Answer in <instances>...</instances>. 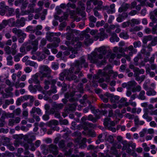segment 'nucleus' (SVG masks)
Instances as JSON below:
<instances>
[{"label": "nucleus", "mask_w": 157, "mask_h": 157, "mask_svg": "<svg viewBox=\"0 0 157 157\" xmlns=\"http://www.w3.org/2000/svg\"><path fill=\"white\" fill-rule=\"evenodd\" d=\"M74 67L70 68L69 70H65L60 74L59 79L63 81L64 77L66 79L69 81L75 80V82H79L78 79H76L77 76L73 74L77 75L81 70V68L83 66L86 68L88 67V64L83 57H81L79 60H76L73 63Z\"/></svg>", "instance_id": "nucleus-1"}, {"label": "nucleus", "mask_w": 157, "mask_h": 157, "mask_svg": "<svg viewBox=\"0 0 157 157\" xmlns=\"http://www.w3.org/2000/svg\"><path fill=\"white\" fill-rule=\"evenodd\" d=\"M107 49V48L104 46L95 48L94 52L88 55V59L91 63L104 65L106 63V60L104 59L101 62L99 60L102 59L103 55H105L108 51L109 52V50H108Z\"/></svg>", "instance_id": "nucleus-2"}, {"label": "nucleus", "mask_w": 157, "mask_h": 157, "mask_svg": "<svg viewBox=\"0 0 157 157\" xmlns=\"http://www.w3.org/2000/svg\"><path fill=\"white\" fill-rule=\"evenodd\" d=\"M74 36L72 32H68L66 34V38L67 40H70L71 39V41H66L65 44L68 46H69L71 45H73L75 42L78 41L79 38L78 37H74Z\"/></svg>", "instance_id": "nucleus-3"}, {"label": "nucleus", "mask_w": 157, "mask_h": 157, "mask_svg": "<svg viewBox=\"0 0 157 157\" xmlns=\"http://www.w3.org/2000/svg\"><path fill=\"white\" fill-rule=\"evenodd\" d=\"M103 124L105 127L109 130L113 132L116 131L115 128L113 127L115 125V122L114 121H111L110 120V118H105L104 119Z\"/></svg>", "instance_id": "nucleus-4"}, {"label": "nucleus", "mask_w": 157, "mask_h": 157, "mask_svg": "<svg viewBox=\"0 0 157 157\" xmlns=\"http://www.w3.org/2000/svg\"><path fill=\"white\" fill-rule=\"evenodd\" d=\"M106 76L105 81L109 82L110 80V77L107 75V74L104 71L102 72L101 70H99L96 75H95L93 76L94 80L98 79L100 77Z\"/></svg>", "instance_id": "nucleus-5"}, {"label": "nucleus", "mask_w": 157, "mask_h": 157, "mask_svg": "<svg viewBox=\"0 0 157 157\" xmlns=\"http://www.w3.org/2000/svg\"><path fill=\"white\" fill-rule=\"evenodd\" d=\"M82 43L81 42H78L77 44L74 45V48H73L71 46V45L69 46H68V48L70 51L72 52V53L74 54H77V51L78 50L79 48L81 46Z\"/></svg>", "instance_id": "nucleus-6"}, {"label": "nucleus", "mask_w": 157, "mask_h": 157, "mask_svg": "<svg viewBox=\"0 0 157 157\" xmlns=\"http://www.w3.org/2000/svg\"><path fill=\"white\" fill-rule=\"evenodd\" d=\"M40 76V74L39 73H36L32 76L31 79L29 80V82L30 84H32L33 82L36 84H40V82L38 79Z\"/></svg>", "instance_id": "nucleus-7"}, {"label": "nucleus", "mask_w": 157, "mask_h": 157, "mask_svg": "<svg viewBox=\"0 0 157 157\" xmlns=\"http://www.w3.org/2000/svg\"><path fill=\"white\" fill-rule=\"evenodd\" d=\"M75 93L74 92H67L65 94V97L66 98L69 99V101L71 102L75 101L77 99L73 98Z\"/></svg>", "instance_id": "nucleus-8"}, {"label": "nucleus", "mask_w": 157, "mask_h": 157, "mask_svg": "<svg viewBox=\"0 0 157 157\" xmlns=\"http://www.w3.org/2000/svg\"><path fill=\"white\" fill-rule=\"evenodd\" d=\"M48 147L49 150L51 153H52L55 155L58 154V147L56 145L51 144L48 146Z\"/></svg>", "instance_id": "nucleus-9"}, {"label": "nucleus", "mask_w": 157, "mask_h": 157, "mask_svg": "<svg viewBox=\"0 0 157 157\" xmlns=\"http://www.w3.org/2000/svg\"><path fill=\"white\" fill-rule=\"evenodd\" d=\"M130 6V5L127 3L123 2L121 6L119 8L118 12L121 13L122 12H125L127 10Z\"/></svg>", "instance_id": "nucleus-10"}, {"label": "nucleus", "mask_w": 157, "mask_h": 157, "mask_svg": "<svg viewBox=\"0 0 157 157\" xmlns=\"http://www.w3.org/2000/svg\"><path fill=\"white\" fill-rule=\"evenodd\" d=\"M127 99L126 98H122L119 101V104L118 107L119 108H121L124 106H127L129 105V103L128 102H127Z\"/></svg>", "instance_id": "nucleus-11"}, {"label": "nucleus", "mask_w": 157, "mask_h": 157, "mask_svg": "<svg viewBox=\"0 0 157 157\" xmlns=\"http://www.w3.org/2000/svg\"><path fill=\"white\" fill-rule=\"evenodd\" d=\"M108 35L105 33L104 30L101 31L100 33L98 34V35L95 37V38L97 40L99 38L100 41L103 40L105 38H107Z\"/></svg>", "instance_id": "nucleus-12"}, {"label": "nucleus", "mask_w": 157, "mask_h": 157, "mask_svg": "<svg viewBox=\"0 0 157 157\" xmlns=\"http://www.w3.org/2000/svg\"><path fill=\"white\" fill-rule=\"evenodd\" d=\"M78 7L76 9V12L79 13L83 11L85 9L84 7V4L82 1H79L78 2Z\"/></svg>", "instance_id": "nucleus-13"}, {"label": "nucleus", "mask_w": 157, "mask_h": 157, "mask_svg": "<svg viewBox=\"0 0 157 157\" xmlns=\"http://www.w3.org/2000/svg\"><path fill=\"white\" fill-rule=\"evenodd\" d=\"M134 46L132 45H130L128 47L125 48L126 52L129 51L130 52L128 53L129 55L132 56L134 53H136L137 52V50L134 48Z\"/></svg>", "instance_id": "nucleus-14"}, {"label": "nucleus", "mask_w": 157, "mask_h": 157, "mask_svg": "<svg viewBox=\"0 0 157 157\" xmlns=\"http://www.w3.org/2000/svg\"><path fill=\"white\" fill-rule=\"evenodd\" d=\"M12 31L13 33L17 35L18 37L21 36H25V33H23L21 30L18 29L16 28H13Z\"/></svg>", "instance_id": "nucleus-15"}, {"label": "nucleus", "mask_w": 157, "mask_h": 157, "mask_svg": "<svg viewBox=\"0 0 157 157\" xmlns=\"http://www.w3.org/2000/svg\"><path fill=\"white\" fill-rule=\"evenodd\" d=\"M52 106L56 111H59L63 108L64 105L62 103L58 104L54 102L52 104Z\"/></svg>", "instance_id": "nucleus-16"}, {"label": "nucleus", "mask_w": 157, "mask_h": 157, "mask_svg": "<svg viewBox=\"0 0 157 157\" xmlns=\"http://www.w3.org/2000/svg\"><path fill=\"white\" fill-rule=\"evenodd\" d=\"M35 5V3L30 4L28 6V9L25 12V14H27L30 13H33L34 12L33 7Z\"/></svg>", "instance_id": "nucleus-17"}, {"label": "nucleus", "mask_w": 157, "mask_h": 157, "mask_svg": "<svg viewBox=\"0 0 157 157\" xmlns=\"http://www.w3.org/2000/svg\"><path fill=\"white\" fill-rule=\"evenodd\" d=\"M59 124L58 121L57 120H52L49 121L47 123V124L49 127L53 128V126H56Z\"/></svg>", "instance_id": "nucleus-18"}, {"label": "nucleus", "mask_w": 157, "mask_h": 157, "mask_svg": "<svg viewBox=\"0 0 157 157\" xmlns=\"http://www.w3.org/2000/svg\"><path fill=\"white\" fill-rule=\"evenodd\" d=\"M116 57V54L112 53L111 50L109 51L107 57L109 58V60L110 62H112Z\"/></svg>", "instance_id": "nucleus-19"}, {"label": "nucleus", "mask_w": 157, "mask_h": 157, "mask_svg": "<svg viewBox=\"0 0 157 157\" xmlns=\"http://www.w3.org/2000/svg\"><path fill=\"white\" fill-rule=\"evenodd\" d=\"M152 39V36L151 35H149L144 37L142 39L143 43L144 44H146L148 41H151Z\"/></svg>", "instance_id": "nucleus-20"}, {"label": "nucleus", "mask_w": 157, "mask_h": 157, "mask_svg": "<svg viewBox=\"0 0 157 157\" xmlns=\"http://www.w3.org/2000/svg\"><path fill=\"white\" fill-rule=\"evenodd\" d=\"M96 118L94 117L91 115H89L87 117V120L92 121L93 122L95 123L96 122L97 119L99 118L100 117L97 114H96V113H94Z\"/></svg>", "instance_id": "nucleus-21"}, {"label": "nucleus", "mask_w": 157, "mask_h": 157, "mask_svg": "<svg viewBox=\"0 0 157 157\" xmlns=\"http://www.w3.org/2000/svg\"><path fill=\"white\" fill-rule=\"evenodd\" d=\"M54 33H47V36H46V38L48 41L50 42L53 41L55 37Z\"/></svg>", "instance_id": "nucleus-22"}, {"label": "nucleus", "mask_w": 157, "mask_h": 157, "mask_svg": "<svg viewBox=\"0 0 157 157\" xmlns=\"http://www.w3.org/2000/svg\"><path fill=\"white\" fill-rule=\"evenodd\" d=\"M23 100L27 101L28 99H29L30 101H34L35 98L34 97L31 95H25L23 96H21Z\"/></svg>", "instance_id": "nucleus-23"}, {"label": "nucleus", "mask_w": 157, "mask_h": 157, "mask_svg": "<svg viewBox=\"0 0 157 157\" xmlns=\"http://www.w3.org/2000/svg\"><path fill=\"white\" fill-rule=\"evenodd\" d=\"M13 58L11 55H9L6 58L7 64L9 66H12L13 62Z\"/></svg>", "instance_id": "nucleus-24"}, {"label": "nucleus", "mask_w": 157, "mask_h": 157, "mask_svg": "<svg viewBox=\"0 0 157 157\" xmlns=\"http://www.w3.org/2000/svg\"><path fill=\"white\" fill-rule=\"evenodd\" d=\"M145 95V91L142 90L140 91L139 95L137 96V97L139 99L143 100L146 99V97Z\"/></svg>", "instance_id": "nucleus-25"}, {"label": "nucleus", "mask_w": 157, "mask_h": 157, "mask_svg": "<svg viewBox=\"0 0 157 157\" xmlns=\"http://www.w3.org/2000/svg\"><path fill=\"white\" fill-rule=\"evenodd\" d=\"M90 36L89 34H87L85 36V37H86V39L85 40V44L87 46L89 44L92 43L93 42V40L90 38Z\"/></svg>", "instance_id": "nucleus-26"}, {"label": "nucleus", "mask_w": 157, "mask_h": 157, "mask_svg": "<svg viewBox=\"0 0 157 157\" xmlns=\"http://www.w3.org/2000/svg\"><path fill=\"white\" fill-rule=\"evenodd\" d=\"M5 9L7 10L6 13V15L7 16H10L12 15L14 12V10L12 8H9L8 6H6Z\"/></svg>", "instance_id": "nucleus-27"}, {"label": "nucleus", "mask_w": 157, "mask_h": 157, "mask_svg": "<svg viewBox=\"0 0 157 157\" xmlns=\"http://www.w3.org/2000/svg\"><path fill=\"white\" fill-rule=\"evenodd\" d=\"M25 31L31 33H33L36 31V29L33 26H29L26 28Z\"/></svg>", "instance_id": "nucleus-28"}, {"label": "nucleus", "mask_w": 157, "mask_h": 157, "mask_svg": "<svg viewBox=\"0 0 157 157\" xmlns=\"http://www.w3.org/2000/svg\"><path fill=\"white\" fill-rule=\"evenodd\" d=\"M25 19L24 18H21L20 19H18L16 21V23L19 26H23L25 24Z\"/></svg>", "instance_id": "nucleus-29"}, {"label": "nucleus", "mask_w": 157, "mask_h": 157, "mask_svg": "<svg viewBox=\"0 0 157 157\" xmlns=\"http://www.w3.org/2000/svg\"><path fill=\"white\" fill-rule=\"evenodd\" d=\"M149 90H148L146 92V94L148 96H154L155 95L156 92L153 89L150 88Z\"/></svg>", "instance_id": "nucleus-30"}, {"label": "nucleus", "mask_w": 157, "mask_h": 157, "mask_svg": "<svg viewBox=\"0 0 157 157\" xmlns=\"http://www.w3.org/2000/svg\"><path fill=\"white\" fill-rule=\"evenodd\" d=\"M40 70L41 71H48V73H50L51 72V70L47 66L43 65L40 67Z\"/></svg>", "instance_id": "nucleus-31"}, {"label": "nucleus", "mask_w": 157, "mask_h": 157, "mask_svg": "<svg viewBox=\"0 0 157 157\" xmlns=\"http://www.w3.org/2000/svg\"><path fill=\"white\" fill-rule=\"evenodd\" d=\"M86 141V139L85 138H84L80 142L79 148L82 149L86 147V146L85 143Z\"/></svg>", "instance_id": "nucleus-32"}, {"label": "nucleus", "mask_w": 157, "mask_h": 157, "mask_svg": "<svg viewBox=\"0 0 157 157\" xmlns=\"http://www.w3.org/2000/svg\"><path fill=\"white\" fill-rule=\"evenodd\" d=\"M56 92V87L55 85H53L51 87V89L47 92V93L48 94H50L52 93L55 94Z\"/></svg>", "instance_id": "nucleus-33"}, {"label": "nucleus", "mask_w": 157, "mask_h": 157, "mask_svg": "<svg viewBox=\"0 0 157 157\" xmlns=\"http://www.w3.org/2000/svg\"><path fill=\"white\" fill-rule=\"evenodd\" d=\"M121 143L123 145V146L122 148V150L124 151L126 150L128 148V147H129V142L128 143L126 140L122 141Z\"/></svg>", "instance_id": "nucleus-34"}, {"label": "nucleus", "mask_w": 157, "mask_h": 157, "mask_svg": "<svg viewBox=\"0 0 157 157\" xmlns=\"http://www.w3.org/2000/svg\"><path fill=\"white\" fill-rule=\"evenodd\" d=\"M141 53L143 55L147 56H150L151 53L148 51H147L146 48H142L140 51Z\"/></svg>", "instance_id": "nucleus-35"}, {"label": "nucleus", "mask_w": 157, "mask_h": 157, "mask_svg": "<svg viewBox=\"0 0 157 157\" xmlns=\"http://www.w3.org/2000/svg\"><path fill=\"white\" fill-rule=\"evenodd\" d=\"M25 84L24 82L19 83V81L16 82L14 84V86L16 88L19 87L23 88L25 86Z\"/></svg>", "instance_id": "nucleus-36"}, {"label": "nucleus", "mask_w": 157, "mask_h": 157, "mask_svg": "<svg viewBox=\"0 0 157 157\" xmlns=\"http://www.w3.org/2000/svg\"><path fill=\"white\" fill-rule=\"evenodd\" d=\"M119 36L121 38H123L124 39H127L129 37V36L127 34V33L125 32L120 33Z\"/></svg>", "instance_id": "nucleus-37"}, {"label": "nucleus", "mask_w": 157, "mask_h": 157, "mask_svg": "<svg viewBox=\"0 0 157 157\" xmlns=\"http://www.w3.org/2000/svg\"><path fill=\"white\" fill-rule=\"evenodd\" d=\"M1 139L2 140L4 141L3 142V144L4 145H7V144H9L10 142V139L7 137H5L4 136H2Z\"/></svg>", "instance_id": "nucleus-38"}, {"label": "nucleus", "mask_w": 157, "mask_h": 157, "mask_svg": "<svg viewBox=\"0 0 157 157\" xmlns=\"http://www.w3.org/2000/svg\"><path fill=\"white\" fill-rule=\"evenodd\" d=\"M141 42L139 40L135 41L133 43V45L134 48H140L141 46Z\"/></svg>", "instance_id": "nucleus-39"}, {"label": "nucleus", "mask_w": 157, "mask_h": 157, "mask_svg": "<svg viewBox=\"0 0 157 157\" xmlns=\"http://www.w3.org/2000/svg\"><path fill=\"white\" fill-rule=\"evenodd\" d=\"M98 9H97V7H95L93 10L94 12V15L98 18H100L101 17V14L98 13V11L97 10Z\"/></svg>", "instance_id": "nucleus-40"}, {"label": "nucleus", "mask_w": 157, "mask_h": 157, "mask_svg": "<svg viewBox=\"0 0 157 157\" xmlns=\"http://www.w3.org/2000/svg\"><path fill=\"white\" fill-rule=\"evenodd\" d=\"M38 6H40L39 8L36 10L35 12L36 13H38L42 9V6L44 4V2L42 1H39L37 4Z\"/></svg>", "instance_id": "nucleus-41"}, {"label": "nucleus", "mask_w": 157, "mask_h": 157, "mask_svg": "<svg viewBox=\"0 0 157 157\" xmlns=\"http://www.w3.org/2000/svg\"><path fill=\"white\" fill-rule=\"evenodd\" d=\"M82 133L85 135H89L91 136L92 137H94L95 136V134L94 133L93 131H89L87 132L83 131Z\"/></svg>", "instance_id": "nucleus-42"}, {"label": "nucleus", "mask_w": 157, "mask_h": 157, "mask_svg": "<svg viewBox=\"0 0 157 157\" xmlns=\"http://www.w3.org/2000/svg\"><path fill=\"white\" fill-rule=\"evenodd\" d=\"M58 46V44L55 43H50L47 44V47L48 48H51L52 49H54L55 48L57 47Z\"/></svg>", "instance_id": "nucleus-43"}, {"label": "nucleus", "mask_w": 157, "mask_h": 157, "mask_svg": "<svg viewBox=\"0 0 157 157\" xmlns=\"http://www.w3.org/2000/svg\"><path fill=\"white\" fill-rule=\"evenodd\" d=\"M142 58V56L141 54H138L137 56L135 57L134 59V61L136 63L135 65H137V62L139 59H141Z\"/></svg>", "instance_id": "nucleus-44"}, {"label": "nucleus", "mask_w": 157, "mask_h": 157, "mask_svg": "<svg viewBox=\"0 0 157 157\" xmlns=\"http://www.w3.org/2000/svg\"><path fill=\"white\" fill-rule=\"evenodd\" d=\"M77 105V104L76 103H75L73 104L70 105L68 108L69 111H72L75 110Z\"/></svg>", "instance_id": "nucleus-45"}, {"label": "nucleus", "mask_w": 157, "mask_h": 157, "mask_svg": "<svg viewBox=\"0 0 157 157\" xmlns=\"http://www.w3.org/2000/svg\"><path fill=\"white\" fill-rule=\"evenodd\" d=\"M29 89L30 92L32 93H36V87L32 84L30 85L29 87Z\"/></svg>", "instance_id": "nucleus-46"}, {"label": "nucleus", "mask_w": 157, "mask_h": 157, "mask_svg": "<svg viewBox=\"0 0 157 157\" xmlns=\"http://www.w3.org/2000/svg\"><path fill=\"white\" fill-rule=\"evenodd\" d=\"M88 103L89 105L87 107L89 108V109H90L94 113H95V112L98 113V112L99 111V110L98 109H97L96 110H95L94 107H93L92 105H90V101L88 102Z\"/></svg>", "instance_id": "nucleus-47"}, {"label": "nucleus", "mask_w": 157, "mask_h": 157, "mask_svg": "<svg viewBox=\"0 0 157 157\" xmlns=\"http://www.w3.org/2000/svg\"><path fill=\"white\" fill-rule=\"evenodd\" d=\"M141 87L140 85H137L136 87L133 88L132 89V92H139L141 91Z\"/></svg>", "instance_id": "nucleus-48"}, {"label": "nucleus", "mask_w": 157, "mask_h": 157, "mask_svg": "<svg viewBox=\"0 0 157 157\" xmlns=\"http://www.w3.org/2000/svg\"><path fill=\"white\" fill-rule=\"evenodd\" d=\"M68 16V14L66 13H64L63 16L60 17L59 20L60 22L63 21L64 20H66Z\"/></svg>", "instance_id": "nucleus-49"}, {"label": "nucleus", "mask_w": 157, "mask_h": 157, "mask_svg": "<svg viewBox=\"0 0 157 157\" xmlns=\"http://www.w3.org/2000/svg\"><path fill=\"white\" fill-rule=\"evenodd\" d=\"M144 72V70L143 69H140L138 67H136L135 68L134 72H137L139 74H143Z\"/></svg>", "instance_id": "nucleus-50"}, {"label": "nucleus", "mask_w": 157, "mask_h": 157, "mask_svg": "<svg viewBox=\"0 0 157 157\" xmlns=\"http://www.w3.org/2000/svg\"><path fill=\"white\" fill-rule=\"evenodd\" d=\"M6 53L7 55H10L11 53V50L9 46H6L4 48Z\"/></svg>", "instance_id": "nucleus-51"}, {"label": "nucleus", "mask_w": 157, "mask_h": 157, "mask_svg": "<svg viewBox=\"0 0 157 157\" xmlns=\"http://www.w3.org/2000/svg\"><path fill=\"white\" fill-rule=\"evenodd\" d=\"M40 39V37H39L37 39H36L34 41H32L31 42L32 45L33 46L38 47V40Z\"/></svg>", "instance_id": "nucleus-52"}, {"label": "nucleus", "mask_w": 157, "mask_h": 157, "mask_svg": "<svg viewBox=\"0 0 157 157\" xmlns=\"http://www.w3.org/2000/svg\"><path fill=\"white\" fill-rule=\"evenodd\" d=\"M13 90V89L11 87H9L6 88L5 91L7 93H10V95H11V96H13V94L12 93H10V92Z\"/></svg>", "instance_id": "nucleus-53"}, {"label": "nucleus", "mask_w": 157, "mask_h": 157, "mask_svg": "<svg viewBox=\"0 0 157 157\" xmlns=\"http://www.w3.org/2000/svg\"><path fill=\"white\" fill-rule=\"evenodd\" d=\"M24 101L23 100L22 97H21L19 98H18L16 101V104L17 105H20L21 103L23 102Z\"/></svg>", "instance_id": "nucleus-54"}, {"label": "nucleus", "mask_w": 157, "mask_h": 157, "mask_svg": "<svg viewBox=\"0 0 157 157\" xmlns=\"http://www.w3.org/2000/svg\"><path fill=\"white\" fill-rule=\"evenodd\" d=\"M134 117V115L131 114L129 113H127L124 115V117L126 118H128L129 120L132 119Z\"/></svg>", "instance_id": "nucleus-55"}, {"label": "nucleus", "mask_w": 157, "mask_h": 157, "mask_svg": "<svg viewBox=\"0 0 157 157\" xmlns=\"http://www.w3.org/2000/svg\"><path fill=\"white\" fill-rule=\"evenodd\" d=\"M98 146H97L96 147H95L93 145H90L88 146L87 147V149L88 150L93 149L94 151L95 152H96L95 150L98 149Z\"/></svg>", "instance_id": "nucleus-56"}, {"label": "nucleus", "mask_w": 157, "mask_h": 157, "mask_svg": "<svg viewBox=\"0 0 157 157\" xmlns=\"http://www.w3.org/2000/svg\"><path fill=\"white\" fill-rule=\"evenodd\" d=\"M145 129L146 131V132L147 134H154L155 133L154 130L152 128H150L148 129L147 128H145Z\"/></svg>", "instance_id": "nucleus-57"}, {"label": "nucleus", "mask_w": 157, "mask_h": 157, "mask_svg": "<svg viewBox=\"0 0 157 157\" xmlns=\"http://www.w3.org/2000/svg\"><path fill=\"white\" fill-rule=\"evenodd\" d=\"M52 69L54 70L57 69L59 67V64L58 63H53L52 65Z\"/></svg>", "instance_id": "nucleus-58"}, {"label": "nucleus", "mask_w": 157, "mask_h": 157, "mask_svg": "<svg viewBox=\"0 0 157 157\" xmlns=\"http://www.w3.org/2000/svg\"><path fill=\"white\" fill-rule=\"evenodd\" d=\"M131 21L133 24L138 25L140 23V21L136 19H132Z\"/></svg>", "instance_id": "nucleus-59"}, {"label": "nucleus", "mask_w": 157, "mask_h": 157, "mask_svg": "<svg viewBox=\"0 0 157 157\" xmlns=\"http://www.w3.org/2000/svg\"><path fill=\"white\" fill-rule=\"evenodd\" d=\"M89 19L90 22H93V23H95L97 20L96 18L93 15L90 16Z\"/></svg>", "instance_id": "nucleus-60"}, {"label": "nucleus", "mask_w": 157, "mask_h": 157, "mask_svg": "<svg viewBox=\"0 0 157 157\" xmlns=\"http://www.w3.org/2000/svg\"><path fill=\"white\" fill-rule=\"evenodd\" d=\"M137 84L136 82L134 80L128 82V86H135Z\"/></svg>", "instance_id": "nucleus-61"}, {"label": "nucleus", "mask_w": 157, "mask_h": 157, "mask_svg": "<svg viewBox=\"0 0 157 157\" xmlns=\"http://www.w3.org/2000/svg\"><path fill=\"white\" fill-rule=\"evenodd\" d=\"M84 124L93 128L96 126V125L93 124L91 123H89L88 122H85L84 123Z\"/></svg>", "instance_id": "nucleus-62"}, {"label": "nucleus", "mask_w": 157, "mask_h": 157, "mask_svg": "<svg viewBox=\"0 0 157 157\" xmlns=\"http://www.w3.org/2000/svg\"><path fill=\"white\" fill-rule=\"evenodd\" d=\"M67 25L66 23L65 22H63L61 23L59 26V30H62Z\"/></svg>", "instance_id": "nucleus-63"}, {"label": "nucleus", "mask_w": 157, "mask_h": 157, "mask_svg": "<svg viewBox=\"0 0 157 157\" xmlns=\"http://www.w3.org/2000/svg\"><path fill=\"white\" fill-rule=\"evenodd\" d=\"M150 18L151 20V22L154 23H157V19L155 17V16H153V15H150Z\"/></svg>", "instance_id": "nucleus-64"}]
</instances>
